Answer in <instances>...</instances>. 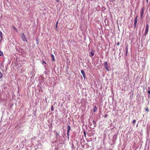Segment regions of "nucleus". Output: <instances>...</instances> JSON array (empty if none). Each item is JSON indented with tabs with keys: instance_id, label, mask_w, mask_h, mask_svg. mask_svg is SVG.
Wrapping results in <instances>:
<instances>
[{
	"instance_id": "f3484780",
	"label": "nucleus",
	"mask_w": 150,
	"mask_h": 150,
	"mask_svg": "<svg viewBox=\"0 0 150 150\" xmlns=\"http://www.w3.org/2000/svg\"><path fill=\"white\" fill-rule=\"evenodd\" d=\"M69 132H67V136L69 138Z\"/></svg>"
},
{
	"instance_id": "dca6fc26",
	"label": "nucleus",
	"mask_w": 150,
	"mask_h": 150,
	"mask_svg": "<svg viewBox=\"0 0 150 150\" xmlns=\"http://www.w3.org/2000/svg\"><path fill=\"white\" fill-rule=\"evenodd\" d=\"M145 110L146 111H147V112H148L149 111V109L148 108H146V109H145Z\"/></svg>"
},
{
	"instance_id": "9d476101",
	"label": "nucleus",
	"mask_w": 150,
	"mask_h": 150,
	"mask_svg": "<svg viewBox=\"0 0 150 150\" xmlns=\"http://www.w3.org/2000/svg\"><path fill=\"white\" fill-rule=\"evenodd\" d=\"M97 108L96 107V106H94V108H93V111L94 112H95L96 111H97Z\"/></svg>"
},
{
	"instance_id": "cd10ccee",
	"label": "nucleus",
	"mask_w": 150,
	"mask_h": 150,
	"mask_svg": "<svg viewBox=\"0 0 150 150\" xmlns=\"http://www.w3.org/2000/svg\"><path fill=\"white\" fill-rule=\"evenodd\" d=\"M56 30L58 31V29L57 28H56Z\"/></svg>"
},
{
	"instance_id": "412c9836",
	"label": "nucleus",
	"mask_w": 150,
	"mask_h": 150,
	"mask_svg": "<svg viewBox=\"0 0 150 150\" xmlns=\"http://www.w3.org/2000/svg\"><path fill=\"white\" fill-rule=\"evenodd\" d=\"M13 28L17 32V29H16L15 27H13Z\"/></svg>"
},
{
	"instance_id": "2eb2a0df",
	"label": "nucleus",
	"mask_w": 150,
	"mask_h": 150,
	"mask_svg": "<svg viewBox=\"0 0 150 150\" xmlns=\"http://www.w3.org/2000/svg\"><path fill=\"white\" fill-rule=\"evenodd\" d=\"M3 54V52L1 51H0V56H1Z\"/></svg>"
},
{
	"instance_id": "7ed1b4c3",
	"label": "nucleus",
	"mask_w": 150,
	"mask_h": 150,
	"mask_svg": "<svg viewBox=\"0 0 150 150\" xmlns=\"http://www.w3.org/2000/svg\"><path fill=\"white\" fill-rule=\"evenodd\" d=\"M138 16H136L135 18L134 19V26L135 27L136 26V25L137 23V21H138Z\"/></svg>"
},
{
	"instance_id": "f03ea898",
	"label": "nucleus",
	"mask_w": 150,
	"mask_h": 150,
	"mask_svg": "<svg viewBox=\"0 0 150 150\" xmlns=\"http://www.w3.org/2000/svg\"><path fill=\"white\" fill-rule=\"evenodd\" d=\"M148 24H147L146 25V28L145 32L144 33V35H146L148 33Z\"/></svg>"
},
{
	"instance_id": "6ab92c4d",
	"label": "nucleus",
	"mask_w": 150,
	"mask_h": 150,
	"mask_svg": "<svg viewBox=\"0 0 150 150\" xmlns=\"http://www.w3.org/2000/svg\"><path fill=\"white\" fill-rule=\"evenodd\" d=\"M136 121V120H133V124H134L135 123Z\"/></svg>"
},
{
	"instance_id": "423d86ee",
	"label": "nucleus",
	"mask_w": 150,
	"mask_h": 150,
	"mask_svg": "<svg viewBox=\"0 0 150 150\" xmlns=\"http://www.w3.org/2000/svg\"><path fill=\"white\" fill-rule=\"evenodd\" d=\"M144 9L143 8H142L141 13H141L140 16H141V18H142V17L143 15L144 14Z\"/></svg>"
},
{
	"instance_id": "6e6552de",
	"label": "nucleus",
	"mask_w": 150,
	"mask_h": 150,
	"mask_svg": "<svg viewBox=\"0 0 150 150\" xmlns=\"http://www.w3.org/2000/svg\"><path fill=\"white\" fill-rule=\"evenodd\" d=\"M51 57L52 61L54 62L55 61V60H54V55H53L52 54L51 55Z\"/></svg>"
},
{
	"instance_id": "1a4fd4ad",
	"label": "nucleus",
	"mask_w": 150,
	"mask_h": 150,
	"mask_svg": "<svg viewBox=\"0 0 150 150\" xmlns=\"http://www.w3.org/2000/svg\"><path fill=\"white\" fill-rule=\"evenodd\" d=\"M71 129V127L69 125L67 126V132H69Z\"/></svg>"
},
{
	"instance_id": "4be33fe9",
	"label": "nucleus",
	"mask_w": 150,
	"mask_h": 150,
	"mask_svg": "<svg viewBox=\"0 0 150 150\" xmlns=\"http://www.w3.org/2000/svg\"><path fill=\"white\" fill-rule=\"evenodd\" d=\"M84 136L85 137H86V133L85 131L84 132Z\"/></svg>"
},
{
	"instance_id": "aec40b11",
	"label": "nucleus",
	"mask_w": 150,
	"mask_h": 150,
	"mask_svg": "<svg viewBox=\"0 0 150 150\" xmlns=\"http://www.w3.org/2000/svg\"><path fill=\"white\" fill-rule=\"evenodd\" d=\"M148 93L149 94V95H150V90H149L148 91Z\"/></svg>"
},
{
	"instance_id": "a878e982",
	"label": "nucleus",
	"mask_w": 150,
	"mask_h": 150,
	"mask_svg": "<svg viewBox=\"0 0 150 150\" xmlns=\"http://www.w3.org/2000/svg\"><path fill=\"white\" fill-rule=\"evenodd\" d=\"M42 62V63H43L46 64V63H45V61H43Z\"/></svg>"
},
{
	"instance_id": "39448f33",
	"label": "nucleus",
	"mask_w": 150,
	"mask_h": 150,
	"mask_svg": "<svg viewBox=\"0 0 150 150\" xmlns=\"http://www.w3.org/2000/svg\"><path fill=\"white\" fill-rule=\"evenodd\" d=\"M104 66H105V69H107L108 71H109L108 65L107 62H105Z\"/></svg>"
},
{
	"instance_id": "9b49d317",
	"label": "nucleus",
	"mask_w": 150,
	"mask_h": 150,
	"mask_svg": "<svg viewBox=\"0 0 150 150\" xmlns=\"http://www.w3.org/2000/svg\"><path fill=\"white\" fill-rule=\"evenodd\" d=\"M0 37L1 38V39H2V33L1 32H0Z\"/></svg>"
},
{
	"instance_id": "393cba45",
	"label": "nucleus",
	"mask_w": 150,
	"mask_h": 150,
	"mask_svg": "<svg viewBox=\"0 0 150 150\" xmlns=\"http://www.w3.org/2000/svg\"><path fill=\"white\" fill-rule=\"evenodd\" d=\"M56 1H57V2H58L59 1V0H56Z\"/></svg>"
},
{
	"instance_id": "c85d7f7f",
	"label": "nucleus",
	"mask_w": 150,
	"mask_h": 150,
	"mask_svg": "<svg viewBox=\"0 0 150 150\" xmlns=\"http://www.w3.org/2000/svg\"><path fill=\"white\" fill-rule=\"evenodd\" d=\"M105 117H107V116L106 115H105Z\"/></svg>"
},
{
	"instance_id": "f8f14e48",
	"label": "nucleus",
	"mask_w": 150,
	"mask_h": 150,
	"mask_svg": "<svg viewBox=\"0 0 150 150\" xmlns=\"http://www.w3.org/2000/svg\"><path fill=\"white\" fill-rule=\"evenodd\" d=\"M127 52H128V47H127H127H126V55L127 54Z\"/></svg>"
},
{
	"instance_id": "5701e85b",
	"label": "nucleus",
	"mask_w": 150,
	"mask_h": 150,
	"mask_svg": "<svg viewBox=\"0 0 150 150\" xmlns=\"http://www.w3.org/2000/svg\"><path fill=\"white\" fill-rule=\"evenodd\" d=\"M120 42H118L117 43V45L119 46V45H120Z\"/></svg>"
},
{
	"instance_id": "b1692460",
	"label": "nucleus",
	"mask_w": 150,
	"mask_h": 150,
	"mask_svg": "<svg viewBox=\"0 0 150 150\" xmlns=\"http://www.w3.org/2000/svg\"><path fill=\"white\" fill-rule=\"evenodd\" d=\"M59 134L58 133H56V136H59Z\"/></svg>"
},
{
	"instance_id": "f257e3e1",
	"label": "nucleus",
	"mask_w": 150,
	"mask_h": 150,
	"mask_svg": "<svg viewBox=\"0 0 150 150\" xmlns=\"http://www.w3.org/2000/svg\"><path fill=\"white\" fill-rule=\"evenodd\" d=\"M21 37L22 39L23 40V41H25L26 42H27V41L26 40V38H25V35L23 33H21Z\"/></svg>"
},
{
	"instance_id": "a211bd4d",
	"label": "nucleus",
	"mask_w": 150,
	"mask_h": 150,
	"mask_svg": "<svg viewBox=\"0 0 150 150\" xmlns=\"http://www.w3.org/2000/svg\"><path fill=\"white\" fill-rule=\"evenodd\" d=\"M2 76V74L0 72V79L1 77Z\"/></svg>"
},
{
	"instance_id": "bb28decb",
	"label": "nucleus",
	"mask_w": 150,
	"mask_h": 150,
	"mask_svg": "<svg viewBox=\"0 0 150 150\" xmlns=\"http://www.w3.org/2000/svg\"><path fill=\"white\" fill-rule=\"evenodd\" d=\"M146 2H147V3H148V0H146Z\"/></svg>"
},
{
	"instance_id": "20e7f679",
	"label": "nucleus",
	"mask_w": 150,
	"mask_h": 150,
	"mask_svg": "<svg viewBox=\"0 0 150 150\" xmlns=\"http://www.w3.org/2000/svg\"><path fill=\"white\" fill-rule=\"evenodd\" d=\"M94 51L93 50L91 52L90 54H89V56L91 57L92 58L93 56L94 55Z\"/></svg>"
},
{
	"instance_id": "ddd939ff",
	"label": "nucleus",
	"mask_w": 150,
	"mask_h": 150,
	"mask_svg": "<svg viewBox=\"0 0 150 150\" xmlns=\"http://www.w3.org/2000/svg\"><path fill=\"white\" fill-rule=\"evenodd\" d=\"M58 23L57 22L56 23V25H55L56 28H57Z\"/></svg>"
},
{
	"instance_id": "0eeeda50",
	"label": "nucleus",
	"mask_w": 150,
	"mask_h": 150,
	"mask_svg": "<svg viewBox=\"0 0 150 150\" xmlns=\"http://www.w3.org/2000/svg\"><path fill=\"white\" fill-rule=\"evenodd\" d=\"M81 73L82 74L84 78L85 79L86 78V75L84 71L83 70H81Z\"/></svg>"
},
{
	"instance_id": "4468645a",
	"label": "nucleus",
	"mask_w": 150,
	"mask_h": 150,
	"mask_svg": "<svg viewBox=\"0 0 150 150\" xmlns=\"http://www.w3.org/2000/svg\"><path fill=\"white\" fill-rule=\"evenodd\" d=\"M54 110V108L53 106H52L51 107V110L53 111Z\"/></svg>"
}]
</instances>
